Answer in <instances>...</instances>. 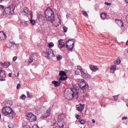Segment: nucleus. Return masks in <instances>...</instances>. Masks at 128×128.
<instances>
[{
    "mask_svg": "<svg viewBox=\"0 0 128 128\" xmlns=\"http://www.w3.org/2000/svg\"><path fill=\"white\" fill-rule=\"evenodd\" d=\"M78 92V88L77 87L70 89L67 91L66 90L65 92V96L68 100H72L75 96L76 97Z\"/></svg>",
    "mask_w": 128,
    "mask_h": 128,
    "instance_id": "f257e3e1",
    "label": "nucleus"
},
{
    "mask_svg": "<svg viewBox=\"0 0 128 128\" xmlns=\"http://www.w3.org/2000/svg\"><path fill=\"white\" fill-rule=\"evenodd\" d=\"M2 113L4 116L9 117L11 119L12 118L15 116L14 111L10 107L6 106L3 107L2 110Z\"/></svg>",
    "mask_w": 128,
    "mask_h": 128,
    "instance_id": "f03ea898",
    "label": "nucleus"
},
{
    "mask_svg": "<svg viewBox=\"0 0 128 128\" xmlns=\"http://www.w3.org/2000/svg\"><path fill=\"white\" fill-rule=\"evenodd\" d=\"M15 7V5L13 4L8 6L5 8L3 12L4 14L5 13L6 15H12L14 13V11Z\"/></svg>",
    "mask_w": 128,
    "mask_h": 128,
    "instance_id": "7ed1b4c3",
    "label": "nucleus"
},
{
    "mask_svg": "<svg viewBox=\"0 0 128 128\" xmlns=\"http://www.w3.org/2000/svg\"><path fill=\"white\" fill-rule=\"evenodd\" d=\"M75 41L74 39H69L67 41L66 44V47L68 48V50L69 51H71L73 49V47L74 46V42Z\"/></svg>",
    "mask_w": 128,
    "mask_h": 128,
    "instance_id": "20e7f679",
    "label": "nucleus"
},
{
    "mask_svg": "<svg viewBox=\"0 0 128 128\" xmlns=\"http://www.w3.org/2000/svg\"><path fill=\"white\" fill-rule=\"evenodd\" d=\"M27 119L30 122H33L36 120V116L31 112L29 113L27 115Z\"/></svg>",
    "mask_w": 128,
    "mask_h": 128,
    "instance_id": "39448f33",
    "label": "nucleus"
},
{
    "mask_svg": "<svg viewBox=\"0 0 128 128\" xmlns=\"http://www.w3.org/2000/svg\"><path fill=\"white\" fill-rule=\"evenodd\" d=\"M45 17L48 18L50 16H52V17L54 16V13L52 10L48 8L44 12Z\"/></svg>",
    "mask_w": 128,
    "mask_h": 128,
    "instance_id": "423d86ee",
    "label": "nucleus"
},
{
    "mask_svg": "<svg viewBox=\"0 0 128 128\" xmlns=\"http://www.w3.org/2000/svg\"><path fill=\"white\" fill-rule=\"evenodd\" d=\"M45 53L46 54L45 55L46 56H50L53 57L54 55L53 51L51 49L47 50Z\"/></svg>",
    "mask_w": 128,
    "mask_h": 128,
    "instance_id": "0eeeda50",
    "label": "nucleus"
},
{
    "mask_svg": "<svg viewBox=\"0 0 128 128\" xmlns=\"http://www.w3.org/2000/svg\"><path fill=\"white\" fill-rule=\"evenodd\" d=\"M84 104H80L76 106L77 110L79 112H82L84 108Z\"/></svg>",
    "mask_w": 128,
    "mask_h": 128,
    "instance_id": "6e6552de",
    "label": "nucleus"
},
{
    "mask_svg": "<svg viewBox=\"0 0 128 128\" xmlns=\"http://www.w3.org/2000/svg\"><path fill=\"white\" fill-rule=\"evenodd\" d=\"M6 35L3 32H0V40H4L6 38Z\"/></svg>",
    "mask_w": 128,
    "mask_h": 128,
    "instance_id": "1a4fd4ad",
    "label": "nucleus"
},
{
    "mask_svg": "<svg viewBox=\"0 0 128 128\" xmlns=\"http://www.w3.org/2000/svg\"><path fill=\"white\" fill-rule=\"evenodd\" d=\"M0 65L2 66H3L8 68L10 65V63L9 62L7 61H5L3 63L2 62H0Z\"/></svg>",
    "mask_w": 128,
    "mask_h": 128,
    "instance_id": "9d476101",
    "label": "nucleus"
},
{
    "mask_svg": "<svg viewBox=\"0 0 128 128\" xmlns=\"http://www.w3.org/2000/svg\"><path fill=\"white\" fill-rule=\"evenodd\" d=\"M81 74L82 77L84 78H90L91 77L89 74H87L83 72H82Z\"/></svg>",
    "mask_w": 128,
    "mask_h": 128,
    "instance_id": "9b49d317",
    "label": "nucleus"
},
{
    "mask_svg": "<svg viewBox=\"0 0 128 128\" xmlns=\"http://www.w3.org/2000/svg\"><path fill=\"white\" fill-rule=\"evenodd\" d=\"M58 124L59 126H64V120L62 119L61 120L58 119Z\"/></svg>",
    "mask_w": 128,
    "mask_h": 128,
    "instance_id": "f8f14e48",
    "label": "nucleus"
},
{
    "mask_svg": "<svg viewBox=\"0 0 128 128\" xmlns=\"http://www.w3.org/2000/svg\"><path fill=\"white\" fill-rule=\"evenodd\" d=\"M79 81L80 82H79L78 83V86L80 88H81L84 85H85V83L84 82V80L83 79H80Z\"/></svg>",
    "mask_w": 128,
    "mask_h": 128,
    "instance_id": "ddd939ff",
    "label": "nucleus"
},
{
    "mask_svg": "<svg viewBox=\"0 0 128 128\" xmlns=\"http://www.w3.org/2000/svg\"><path fill=\"white\" fill-rule=\"evenodd\" d=\"M46 18L48 21H51L52 23L54 24V21L55 20L54 16L53 17H52V16H49V17H48V18Z\"/></svg>",
    "mask_w": 128,
    "mask_h": 128,
    "instance_id": "4468645a",
    "label": "nucleus"
},
{
    "mask_svg": "<svg viewBox=\"0 0 128 128\" xmlns=\"http://www.w3.org/2000/svg\"><path fill=\"white\" fill-rule=\"evenodd\" d=\"M6 76L5 72L2 71L1 67H0V77L4 78Z\"/></svg>",
    "mask_w": 128,
    "mask_h": 128,
    "instance_id": "2eb2a0df",
    "label": "nucleus"
},
{
    "mask_svg": "<svg viewBox=\"0 0 128 128\" xmlns=\"http://www.w3.org/2000/svg\"><path fill=\"white\" fill-rule=\"evenodd\" d=\"M4 104L6 106H10L12 104V102L10 101H5L4 102Z\"/></svg>",
    "mask_w": 128,
    "mask_h": 128,
    "instance_id": "dca6fc26",
    "label": "nucleus"
},
{
    "mask_svg": "<svg viewBox=\"0 0 128 128\" xmlns=\"http://www.w3.org/2000/svg\"><path fill=\"white\" fill-rule=\"evenodd\" d=\"M116 23L118 24V26L121 28L124 26L123 22L122 20H118L117 22H116Z\"/></svg>",
    "mask_w": 128,
    "mask_h": 128,
    "instance_id": "f3484780",
    "label": "nucleus"
},
{
    "mask_svg": "<svg viewBox=\"0 0 128 128\" xmlns=\"http://www.w3.org/2000/svg\"><path fill=\"white\" fill-rule=\"evenodd\" d=\"M89 67L90 70L93 71H95L98 69L96 68L95 66H94L93 65H90Z\"/></svg>",
    "mask_w": 128,
    "mask_h": 128,
    "instance_id": "a211bd4d",
    "label": "nucleus"
},
{
    "mask_svg": "<svg viewBox=\"0 0 128 128\" xmlns=\"http://www.w3.org/2000/svg\"><path fill=\"white\" fill-rule=\"evenodd\" d=\"M61 82H58L56 81H52V83L54 84L56 87L60 86Z\"/></svg>",
    "mask_w": 128,
    "mask_h": 128,
    "instance_id": "6ab92c4d",
    "label": "nucleus"
},
{
    "mask_svg": "<svg viewBox=\"0 0 128 128\" xmlns=\"http://www.w3.org/2000/svg\"><path fill=\"white\" fill-rule=\"evenodd\" d=\"M59 75L60 76H66V74L64 71H61L60 72Z\"/></svg>",
    "mask_w": 128,
    "mask_h": 128,
    "instance_id": "aec40b11",
    "label": "nucleus"
},
{
    "mask_svg": "<svg viewBox=\"0 0 128 128\" xmlns=\"http://www.w3.org/2000/svg\"><path fill=\"white\" fill-rule=\"evenodd\" d=\"M88 85L85 84V85H84V86H83L81 88L86 91V90H87L88 89Z\"/></svg>",
    "mask_w": 128,
    "mask_h": 128,
    "instance_id": "412c9836",
    "label": "nucleus"
},
{
    "mask_svg": "<svg viewBox=\"0 0 128 128\" xmlns=\"http://www.w3.org/2000/svg\"><path fill=\"white\" fill-rule=\"evenodd\" d=\"M116 66L115 65H114L111 67L110 70H113V72H112V73H113L114 72V71L116 70Z\"/></svg>",
    "mask_w": 128,
    "mask_h": 128,
    "instance_id": "4be33fe9",
    "label": "nucleus"
},
{
    "mask_svg": "<svg viewBox=\"0 0 128 128\" xmlns=\"http://www.w3.org/2000/svg\"><path fill=\"white\" fill-rule=\"evenodd\" d=\"M28 22L24 21L22 22V24L24 26H28Z\"/></svg>",
    "mask_w": 128,
    "mask_h": 128,
    "instance_id": "5701e85b",
    "label": "nucleus"
},
{
    "mask_svg": "<svg viewBox=\"0 0 128 128\" xmlns=\"http://www.w3.org/2000/svg\"><path fill=\"white\" fill-rule=\"evenodd\" d=\"M67 78V77L66 76V77H64L63 76H61L59 79V82H61L60 81L61 80L63 81L65 80Z\"/></svg>",
    "mask_w": 128,
    "mask_h": 128,
    "instance_id": "b1692460",
    "label": "nucleus"
},
{
    "mask_svg": "<svg viewBox=\"0 0 128 128\" xmlns=\"http://www.w3.org/2000/svg\"><path fill=\"white\" fill-rule=\"evenodd\" d=\"M106 14L104 13H102L100 15V17L103 19H104L106 18Z\"/></svg>",
    "mask_w": 128,
    "mask_h": 128,
    "instance_id": "393cba45",
    "label": "nucleus"
},
{
    "mask_svg": "<svg viewBox=\"0 0 128 128\" xmlns=\"http://www.w3.org/2000/svg\"><path fill=\"white\" fill-rule=\"evenodd\" d=\"M24 12L26 14H28L29 12L28 9L27 7L24 8Z\"/></svg>",
    "mask_w": 128,
    "mask_h": 128,
    "instance_id": "a878e982",
    "label": "nucleus"
},
{
    "mask_svg": "<svg viewBox=\"0 0 128 128\" xmlns=\"http://www.w3.org/2000/svg\"><path fill=\"white\" fill-rule=\"evenodd\" d=\"M62 56L60 55H58L56 56V58L57 60L58 61H59L61 60L62 58Z\"/></svg>",
    "mask_w": 128,
    "mask_h": 128,
    "instance_id": "bb28decb",
    "label": "nucleus"
},
{
    "mask_svg": "<svg viewBox=\"0 0 128 128\" xmlns=\"http://www.w3.org/2000/svg\"><path fill=\"white\" fill-rule=\"evenodd\" d=\"M64 43L62 44H58V47L60 48H62L64 46Z\"/></svg>",
    "mask_w": 128,
    "mask_h": 128,
    "instance_id": "cd10ccee",
    "label": "nucleus"
},
{
    "mask_svg": "<svg viewBox=\"0 0 128 128\" xmlns=\"http://www.w3.org/2000/svg\"><path fill=\"white\" fill-rule=\"evenodd\" d=\"M79 122L81 124H84L86 123V121L83 120H79Z\"/></svg>",
    "mask_w": 128,
    "mask_h": 128,
    "instance_id": "c85d7f7f",
    "label": "nucleus"
},
{
    "mask_svg": "<svg viewBox=\"0 0 128 128\" xmlns=\"http://www.w3.org/2000/svg\"><path fill=\"white\" fill-rule=\"evenodd\" d=\"M82 14L85 16H88V15L86 12L84 11H82Z\"/></svg>",
    "mask_w": 128,
    "mask_h": 128,
    "instance_id": "c756f323",
    "label": "nucleus"
},
{
    "mask_svg": "<svg viewBox=\"0 0 128 128\" xmlns=\"http://www.w3.org/2000/svg\"><path fill=\"white\" fill-rule=\"evenodd\" d=\"M30 23L33 25H34L36 22V21L34 20H33L31 19L30 20Z\"/></svg>",
    "mask_w": 128,
    "mask_h": 128,
    "instance_id": "7c9ffc66",
    "label": "nucleus"
},
{
    "mask_svg": "<svg viewBox=\"0 0 128 128\" xmlns=\"http://www.w3.org/2000/svg\"><path fill=\"white\" fill-rule=\"evenodd\" d=\"M77 68L78 69L80 70V71L81 72V74H82V72H83L82 71V69L81 66H77Z\"/></svg>",
    "mask_w": 128,
    "mask_h": 128,
    "instance_id": "2f4dec72",
    "label": "nucleus"
},
{
    "mask_svg": "<svg viewBox=\"0 0 128 128\" xmlns=\"http://www.w3.org/2000/svg\"><path fill=\"white\" fill-rule=\"evenodd\" d=\"M26 98V96L24 94L22 95L20 97V98L21 99L24 100Z\"/></svg>",
    "mask_w": 128,
    "mask_h": 128,
    "instance_id": "473e14b6",
    "label": "nucleus"
},
{
    "mask_svg": "<svg viewBox=\"0 0 128 128\" xmlns=\"http://www.w3.org/2000/svg\"><path fill=\"white\" fill-rule=\"evenodd\" d=\"M54 45V44L52 42H50L48 44L50 48H52L53 47Z\"/></svg>",
    "mask_w": 128,
    "mask_h": 128,
    "instance_id": "72a5a7b5",
    "label": "nucleus"
},
{
    "mask_svg": "<svg viewBox=\"0 0 128 128\" xmlns=\"http://www.w3.org/2000/svg\"><path fill=\"white\" fill-rule=\"evenodd\" d=\"M118 96L119 95H116L114 96H113V97H114L115 100H117L118 97Z\"/></svg>",
    "mask_w": 128,
    "mask_h": 128,
    "instance_id": "f704fd0d",
    "label": "nucleus"
},
{
    "mask_svg": "<svg viewBox=\"0 0 128 128\" xmlns=\"http://www.w3.org/2000/svg\"><path fill=\"white\" fill-rule=\"evenodd\" d=\"M63 31L64 32H66L67 31V28L66 27L64 26L63 27Z\"/></svg>",
    "mask_w": 128,
    "mask_h": 128,
    "instance_id": "c9c22d12",
    "label": "nucleus"
},
{
    "mask_svg": "<svg viewBox=\"0 0 128 128\" xmlns=\"http://www.w3.org/2000/svg\"><path fill=\"white\" fill-rule=\"evenodd\" d=\"M50 114V110H48L46 112V114L47 115H48V116H49V115Z\"/></svg>",
    "mask_w": 128,
    "mask_h": 128,
    "instance_id": "e433bc0d",
    "label": "nucleus"
},
{
    "mask_svg": "<svg viewBox=\"0 0 128 128\" xmlns=\"http://www.w3.org/2000/svg\"><path fill=\"white\" fill-rule=\"evenodd\" d=\"M56 122L55 120H54L51 122V126H54Z\"/></svg>",
    "mask_w": 128,
    "mask_h": 128,
    "instance_id": "4c0bfd02",
    "label": "nucleus"
},
{
    "mask_svg": "<svg viewBox=\"0 0 128 128\" xmlns=\"http://www.w3.org/2000/svg\"><path fill=\"white\" fill-rule=\"evenodd\" d=\"M115 62V64H119L120 63V60H117Z\"/></svg>",
    "mask_w": 128,
    "mask_h": 128,
    "instance_id": "58836bf2",
    "label": "nucleus"
},
{
    "mask_svg": "<svg viewBox=\"0 0 128 128\" xmlns=\"http://www.w3.org/2000/svg\"><path fill=\"white\" fill-rule=\"evenodd\" d=\"M80 116L78 114H77L76 116V118L77 119H79L80 118Z\"/></svg>",
    "mask_w": 128,
    "mask_h": 128,
    "instance_id": "ea45409f",
    "label": "nucleus"
},
{
    "mask_svg": "<svg viewBox=\"0 0 128 128\" xmlns=\"http://www.w3.org/2000/svg\"><path fill=\"white\" fill-rule=\"evenodd\" d=\"M22 128H31L30 126L27 125H25L23 126Z\"/></svg>",
    "mask_w": 128,
    "mask_h": 128,
    "instance_id": "a19ab883",
    "label": "nucleus"
},
{
    "mask_svg": "<svg viewBox=\"0 0 128 128\" xmlns=\"http://www.w3.org/2000/svg\"><path fill=\"white\" fill-rule=\"evenodd\" d=\"M48 116V115H47L45 114L43 116H41V118H46Z\"/></svg>",
    "mask_w": 128,
    "mask_h": 128,
    "instance_id": "79ce46f5",
    "label": "nucleus"
},
{
    "mask_svg": "<svg viewBox=\"0 0 128 128\" xmlns=\"http://www.w3.org/2000/svg\"><path fill=\"white\" fill-rule=\"evenodd\" d=\"M27 97L28 98H30L31 97V96L30 94L28 92H27Z\"/></svg>",
    "mask_w": 128,
    "mask_h": 128,
    "instance_id": "37998d69",
    "label": "nucleus"
},
{
    "mask_svg": "<svg viewBox=\"0 0 128 128\" xmlns=\"http://www.w3.org/2000/svg\"><path fill=\"white\" fill-rule=\"evenodd\" d=\"M63 40H62L60 39L58 41L59 44H62V43H64V42H63Z\"/></svg>",
    "mask_w": 128,
    "mask_h": 128,
    "instance_id": "c03bdc74",
    "label": "nucleus"
},
{
    "mask_svg": "<svg viewBox=\"0 0 128 128\" xmlns=\"http://www.w3.org/2000/svg\"><path fill=\"white\" fill-rule=\"evenodd\" d=\"M75 74H76L77 75H78L79 74H80V73H79V72L78 71V70H76L75 71Z\"/></svg>",
    "mask_w": 128,
    "mask_h": 128,
    "instance_id": "a18cd8bd",
    "label": "nucleus"
},
{
    "mask_svg": "<svg viewBox=\"0 0 128 128\" xmlns=\"http://www.w3.org/2000/svg\"><path fill=\"white\" fill-rule=\"evenodd\" d=\"M20 84H18L16 87V88H17V89H18L20 88Z\"/></svg>",
    "mask_w": 128,
    "mask_h": 128,
    "instance_id": "49530a36",
    "label": "nucleus"
},
{
    "mask_svg": "<svg viewBox=\"0 0 128 128\" xmlns=\"http://www.w3.org/2000/svg\"><path fill=\"white\" fill-rule=\"evenodd\" d=\"M17 57L16 56H15L12 59V60L13 61H15L17 59Z\"/></svg>",
    "mask_w": 128,
    "mask_h": 128,
    "instance_id": "de8ad7c7",
    "label": "nucleus"
},
{
    "mask_svg": "<svg viewBox=\"0 0 128 128\" xmlns=\"http://www.w3.org/2000/svg\"><path fill=\"white\" fill-rule=\"evenodd\" d=\"M10 43L12 45H13L14 46H16V44L13 42H11Z\"/></svg>",
    "mask_w": 128,
    "mask_h": 128,
    "instance_id": "09e8293b",
    "label": "nucleus"
},
{
    "mask_svg": "<svg viewBox=\"0 0 128 128\" xmlns=\"http://www.w3.org/2000/svg\"><path fill=\"white\" fill-rule=\"evenodd\" d=\"M104 4L108 6H110L111 5V4L110 3H108L106 2H105L104 3Z\"/></svg>",
    "mask_w": 128,
    "mask_h": 128,
    "instance_id": "8fccbe9b",
    "label": "nucleus"
},
{
    "mask_svg": "<svg viewBox=\"0 0 128 128\" xmlns=\"http://www.w3.org/2000/svg\"><path fill=\"white\" fill-rule=\"evenodd\" d=\"M4 7L3 6L0 5V8H2V9H4Z\"/></svg>",
    "mask_w": 128,
    "mask_h": 128,
    "instance_id": "3c124183",
    "label": "nucleus"
},
{
    "mask_svg": "<svg viewBox=\"0 0 128 128\" xmlns=\"http://www.w3.org/2000/svg\"><path fill=\"white\" fill-rule=\"evenodd\" d=\"M30 58H30V61L29 62V63H32V62H33V60H32L31 59V58H31V57H30Z\"/></svg>",
    "mask_w": 128,
    "mask_h": 128,
    "instance_id": "603ef678",
    "label": "nucleus"
},
{
    "mask_svg": "<svg viewBox=\"0 0 128 128\" xmlns=\"http://www.w3.org/2000/svg\"><path fill=\"white\" fill-rule=\"evenodd\" d=\"M5 80H6L5 78H1L0 79V81H5Z\"/></svg>",
    "mask_w": 128,
    "mask_h": 128,
    "instance_id": "864d4df0",
    "label": "nucleus"
},
{
    "mask_svg": "<svg viewBox=\"0 0 128 128\" xmlns=\"http://www.w3.org/2000/svg\"><path fill=\"white\" fill-rule=\"evenodd\" d=\"M127 118L126 117H122V120H123L124 119H126Z\"/></svg>",
    "mask_w": 128,
    "mask_h": 128,
    "instance_id": "5fc2aeb1",
    "label": "nucleus"
},
{
    "mask_svg": "<svg viewBox=\"0 0 128 128\" xmlns=\"http://www.w3.org/2000/svg\"><path fill=\"white\" fill-rule=\"evenodd\" d=\"M126 21L128 23V15L126 17Z\"/></svg>",
    "mask_w": 128,
    "mask_h": 128,
    "instance_id": "6e6d98bb",
    "label": "nucleus"
},
{
    "mask_svg": "<svg viewBox=\"0 0 128 128\" xmlns=\"http://www.w3.org/2000/svg\"><path fill=\"white\" fill-rule=\"evenodd\" d=\"M62 115H63L62 114H60L58 115V119H59L60 118L59 117L60 116H61Z\"/></svg>",
    "mask_w": 128,
    "mask_h": 128,
    "instance_id": "4d7b16f0",
    "label": "nucleus"
},
{
    "mask_svg": "<svg viewBox=\"0 0 128 128\" xmlns=\"http://www.w3.org/2000/svg\"><path fill=\"white\" fill-rule=\"evenodd\" d=\"M33 127H35V128H39L38 125L35 126H33Z\"/></svg>",
    "mask_w": 128,
    "mask_h": 128,
    "instance_id": "13d9d810",
    "label": "nucleus"
},
{
    "mask_svg": "<svg viewBox=\"0 0 128 128\" xmlns=\"http://www.w3.org/2000/svg\"><path fill=\"white\" fill-rule=\"evenodd\" d=\"M9 77H12V73H9L8 74Z\"/></svg>",
    "mask_w": 128,
    "mask_h": 128,
    "instance_id": "bf43d9fd",
    "label": "nucleus"
},
{
    "mask_svg": "<svg viewBox=\"0 0 128 128\" xmlns=\"http://www.w3.org/2000/svg\"><path fill=\"white\" fill-rule=\"evenodd\" d=\"M92 122L94 123H95V121L94 120V119H92Z\"/></svg>",
    "mask_w": 128,
    "mask_h": 128,
    "instance_id": "052dcab7",
    "label": "nucleus"
},
{
    "mask_svg": "<svg viewBox=\"0 0 128 128\" xmlns=\"http://www.w3.org/2000/svg\"><path fill=\"white\" fill-rule=\"evenodd\" d=\"M30 15L32 16V12H31V11H30Z\"/></svg>",
    "mask_w": 128,
    "mask_h": 128,
    "instance_id": "680f3d73",
    "label": "nucleus"
},
{
    "mask_svg": "<svg viewBox=\"0 0 128 128\" xmlns=\"http://www.w3.org/2000/svg\"><path fill=\"white\" fill-rule=\"evenodd\" d=\"M125 1L126 2L128 3V0H125Z\"/></svg>",
    "mask_w": 128,
    "mask_h": 128,
    "instance_id": "e2e57ef3",
    "label": "nucleus"
},
{
    "mask_svg": "<svg viewBox=\"0 0 128 128\" xmlns=\"http://www.w3.org/2000/svg\"><path fill=\"white\" fill-rule=\"evenodd\" d=\"M60 127L59 128H63L64 126H59Z\"/></svg>",
    "mask_w": 128,
    "mask_h": 128,
    "instance_id": "0e129e2a",
    "label": "nucleus"
},
{
    "mask_svg": "<svg viewBox=\"0 0 128 128\" xmlns=\"http://www.w3.org/2000/svg\"><path fill=\"white\" fill-rule=\"evenodd\" d=\"M126 44L127 45H128V40L127 41V42H126Z\"/></svg>",
    "mask_w": 128,
    "mask_h": 128,
    "instance_id": "69168bd1",
    "label": "nucleus"
},
{
    "mask_svg": "<svg viewBox=\"0 0 128 128\" xmlns=\"http://www.w3.org/2000/svg\"><path fill=\"white\" fill-rule=\"evenodd\" d=\"M19 72H18V73H17V74H18L17 76H18H18Z\"/></svg>",
    "mask_w": 128,
    "mask_h": 128,
    "instance_id": "338daca9",
    "label": "nucleus"
},
{
    "mask_svg": "<svg viewBox=\"0 0 128 128\" xmlns=\"http://www.w3.org/2000/svg\"><path fill=\"white\" fill-rule=\"evenodd\" d=\"M68 14H66V16H67V15H68Z\"/></svg>",
    "mask_w": 128,
    "mask_h": 128,
    "instance_id": "774afa93",
    "label": "nucleus"
}]
</instances>
